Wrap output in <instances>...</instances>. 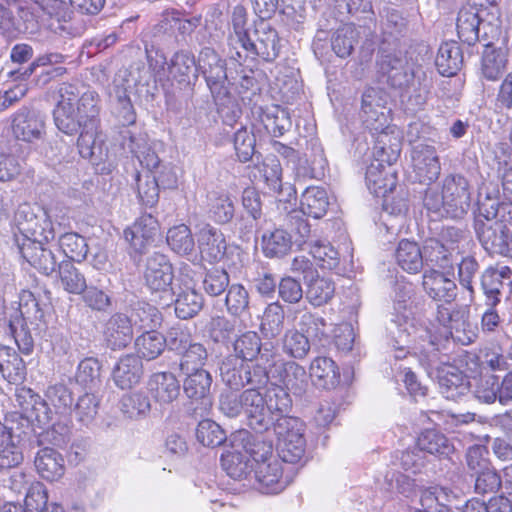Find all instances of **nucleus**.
Returning a JSON list of instances; mask_svg holds the SVG:
<instances>
[{"mask_svg":"<svg viewBox=\"0 0 512 512\" xmlns=\"http://www.w3.org/2000/svg\"><path fill=\"white\" fill-rule=\"evenodd\" d=\"M411 159L417 181L430 184L438 179L441 165L434 146L416 144L412 149Z\"/></svg>","mask_w":512,"mask_h":512,"instance_id":"obj_16","label":"nucleus"},{"mask_svg":"<svg viewBox=\"0 0 512 512\" xmlns=\"http://www.w3.org/2000/svg\"><path fill=\"white\" fill-rule=\"evenodd\" d=\"M36 214L29 205H23L18 209V220L23 218V230L30 233L34 239L25 238L19 244L22 257L43 275L49 276L59 268L61 261L52 250L50 241L55 238L52 221L46 209L38 208Z\"/></svg>","mask_w":512,"mask_h":512,"instance_id":"obj_3","label":"nucleus"},{"mask_svg":"<svg viewBox=\"0 0 512 512\" xmlns=\"http://www.w3.org/2000/svg\"><path fill=\"white\" fill-rule=\"evenodd\" d=\"M101 365L96 358L83 359L77 368L75 379L77 383L88 389H94L101 383Z\"/></svg>","mask_w":512,"mask_h":512,"instance_id":"obj_64","label":"nucleus"},{"mask_svg":"<svg viewBox=\"0 0 512 512\" xmlns=\"http://www.w3.org/2000/svg\"><path fill=\"white\" fill-rule=\"evenodd\" d=\"M310 376L315 385L324 389L335 388L340 381L339 368L328 357H317L311 362Z\"/></svg>","mask_w":512,"mask_h":512,"instance_id":"obj_32","label":"nucleus"},{"mask_svg":"<svg viewBox=\"0 0 512 512\" xmlns=\"http://www.w3.org/2000/svg\"><path fill=\"white\" fill-rule=\"evenodd\" d=\"M179 368L182 373L204 370L209 354L206 347L199 342H193L180 354Z\"/></svg>","mask_w":512,"mask_h":512,"instance_id":"obj_52","label":"nucleus"},{"mask_svg":"<svg viewBox=\"0 0 512 512\" xmlns=\"http://www.w3.org/2000/svg\"><path fill=\"white\" fill-rule=\"evenodd\" d=\"M208 206L210 217L218 224H226L234 217V203L228 194L212 192L208 196Z\"/></svg>","mask_w":512,"mask_h":512,"instance_id":"obj_51","label":"nucleus"},{"mask_svg":"<svg viewBox=\"0 0 512 512\" xmlns=\"http://www.w3.org/2000/svg\"><path fill=\"white\" fill-rule=\"evenodd\" d=\"M371 96H362V120L365 126L377 134L387 132L388 126V115L386 108L381 110H371Z\"/></svg>","mask_w":512,"mask_h":512,"instance_id":"obj_58","label":"nucleus"},{"mask_svg":"<svg viewBox=\"0 0 512 512\" xmlns=\"http://www.w3.org/2000/svg\"><path fill=\"white\" fill-rule=\"evenodd\" d=\"M272 426L274 427L277 442L306 440L304 436L305 424L298 417L288 416V413H282V415L276 417Z\"/></svg>","mask_w":512,"mask_h":512,"instance_id":"obj_43","label":"nucleus"},{"mask_svg":"<svg viewBox=\"0 0 512 512\" xmlns=\"http://www.w3.org/2000/svg\"><path fill=\"white\" fill-rule=\"evenodd\" d=\"M134 338V328L128 315L121 312L112 314L103 327V340L107 348L113 351L128 347Z\"/></svg>","mask_w":512,"mask_h":512,"instance_id":"obj_17","label":"nucleus"},{"mask_svg":"<svg viewBox=\"0 0 512 512\" xmlns=\"http://www.w3.org/2000/svg\"><path fill=\"white\" fill-rule=\"evenodd\" d=\"M306 282V299L313 306H322L328 303L334 296L335 284L326 277H320L317 273Z\"/></svg>","mask_w":512,"mask_h":512,"instance_id":"obj_42","label":"nucleus"},{"mask_svg":"<svg viewBox=\"0 0 512 512\" xmlns=\"http://www.w3.org/2000/svg\"><path fill=\"white\" fill-rule=\"evenodd\" d=\"M198 67L214 101L220 105L227 103L230 99V82L227 76L226 61L215 50L205 47L200 52Z\"/></svg>","mask_w":512,"mask_h":512,"instance_id":"obj_10","label":"nucleus"},{"mask_svg":"<svg viewBox=\"0 0 512 512\" xmlns=\"http://www.w3.org/2000/svg\"><path fill=\"white\" fill-rule=\"evenodd\" d=\"M222 382L232 390L239 391L245 386L260 391L271 383L267 367L261 363H247L229 355L219 367Z\"/></svg>","mask_w":512,"mask_h":512,"instance_id":"obj_6","label":"nucleus"},{"mask_svg":"<svg viewBox=\"0 0 512 512\" xmlns=\"http://www.w3.org/2000/svg\"><path fill=\"white\" fill-rule=\"evenodd\" d=\"M262 122L267 132L274 137H281L292 126L289 113L286 109L279 106H276L272 110L266 112L263 116Z\"/></svg>","mask_w":512,"mask_h":512,"instance_id":"obj_63","label":"nucleus"},{"mask_svg":"<svg viewBox=\"0 0 512 512\" xmlns=\"http://www.w3.org/2000/svg\"><path fill=\"white\" fill-rule=\"evenodd\" d=\"M486 15H488L486 8L464 6L460 9L456 26L458 37L463 43L471 46L480 41L479 26L482 17Z\"/></svg>","mask_w":512,"mask_h":512,"instance_id":"obj_21","label":"nucleus"},{"mask_svg":"<svg viewBox=\"0 0 512 512\" xmlns=\"http://www.w3.org/2000/svg\"><path fill=\"white\" fill-rule=\"evenodd\" d=\"M242 204L251 219L242 218L241 222H245V225L240 230L243 234H249L256 228L257 221L262 216V203L259 193L253 188L245 189L242 194Z\"/></svg>","mask_w":512,"mask_h":512,"instance_id":"obj_54","label":"nucleus"},{"mask_svg":"<svg viewBox=\"0 0 512 512\" xmlns=\"http://www.w3.org/2000/svg\"><path fill=\"white\" fill-rule=\"evenodd\" d=\"M418 448L439 458L449 457L454 452V446L441 432L428 429L421 433L417 441Z\"/></svg>","mask_w":512,"mask_h":512,"instance_id":"obj_37","label":"nucleus"},{"mask_svg":"<svg viewBox=\"0 0 512 512\" xmlns=\"http://www.w3.org/2000/svg\"><path fill=\"white\" fill-rule=\"evenodd\" d=\"M135 181L141 203L147 207L155 206L159 200L160 189L156 176H152L149 172H136Z\"/></svg>","mask_w":512,"mask_h":512,"instance_id":"obj_56","label":"nucleus"},{"mask_svg":"<svg viewBox=\"0 0 512 512\" xmlns=\"http://www.w3.org/2000/svg\"><path fill=\"white\" fill-rule=\"evenodd\" d=\"M366 184L375 196L386 197L397 184L396 173L392 167L380 162H372L366 170Z\"/></svg>","mask_w":512,"mask_h":512,"instance_id":"obj_23","label":"nucleus"},{"mask_svg":"<svg viewBox=\"0 0 512 512\" xmlns=\"http://www.w3.org/2000/svg\"><path fill=\"white\" fill-rule=\"evenodd\" d=\"M44 128L43 118L34 110L23 107L12 116V133L19 140L32 142L40 139Z\"/></svg>","mask_w":512,"mask_h":512,"instance_id":"obj_18","label":"nucleus"},{"mask_svg":"<svg viewBox=\"0 0 512 512\" xmlns=\"http://www.w3.org/2000/svg\"><path fill=\"white\" fill-rule=\"evenodd\" d=\"M292 248V236L286 229L277 228L262 236V249L267 257H283Z\"/></svg>","mask_w":512,"mask_h":512,"instance_id":"obj_46","label":"nucleus"},{"mask_svg":"<svg viewBox=\"0 0 512 512\" xmlns=\"http://www.w3.org/2000/svg\"><path fill=\"white\" fill-rule=\"evenodd\" d=\"M244 448L256 462L255 477L263 493H280L292 482L293 476L285 473L282 461L272 454L271 445L258 442Z\"/></svg>","mask_w":512,"mask_h":512,"instance_id":"obj_4","label":"nucleus"},{"mask_svg":"<svg viewBox=\"0 0 512 512\" xmlns=\"http://www.w3.org/2000/svg\"><path fill=\"white\" fill-rule=\"evenodd\" d=\"M436 378L441 393L447 399H455L468 390V381L464 374L454 365L444 364L437 368Z\"/></svg>","mask_w":512,"mask_h":512,"instance_id":"obj_25","label":"nucleus"},{"mask_svg":"<svg viewBox=\"0 0 512 512\" xmlns=\"http://www.w3.org/2000/svg\"><path fill=\"white\" fill-rule=\"evenodd\" d=\"M187 378L184 381L183 389L187 397L191 399L204 398L211 387L212 377L206 370H197L184 373Z\"/></svg>","mask_w":512,"mask_h":512,"instance_id":"obj_55","label":"nucleus"},{"mask_svg":"<svg viewBox=\"0 0 512 512\" xmlns=\"http://www.w3.org/2000/svg\"><path fill=\"white\" fill-rule=\"evenodd\" d=\"M194 56L187 51L173 55L168 65L169 74L180 84H189L191 77H197L198 71Z\"/></svg>","mask_w":512,"mask_h":512,"instance_id":"obj_40","label":"nucleus"},{"mask_svg":"<svg viewBox=\"0 0 512 512\" xmlns=\"http://www.w3.org/2000/svg\"><path fill=\"white\" fill-rule=\"evenodd\" d=\"M455 495L451 489L442 486H430L421 491L420 503L428 512H449Z\"/></svg>","mask_w":512,"mask_h":512,"instance_id":"obj_31","label":"nucleus"},{"mask_svg":"<svg viewBox=\"0 0 512 512\" xmlns=\"http://www.w3.org/2000/svg\"><path fill=\"white\" fill-rule=\"evenodd\" d=\"M198 246L203 258L210 262L221 260L226 252V240L223 233L207 224L198 233Z\"/></svg>","mask_w":512,"mask_h":512,"instance_id":"obj_26","label":"nucleus"},{"mask_svg":"<svg viewBox=\"0 0 512 512\" xmlns=\"http://www.w3.org/2000/svg\"><path fill=\"white\" fill-rule=\"evenodd\" d=\"M329 197L323 187H307L301 195L300 209H292L283 218V226L302 239L309 238L311 228L304 215L320 219L326 215Z\"/></svg>","mask_w":512,"mask_h":512,"instance_id":"obj_5","label":"nucleus"},{"mask_svg":"<svg viewBox=\"0 0 512 512\" xmlns=\"http://www.w3.org/2000/svg\"><path fill=\"white\" fill-rule=\"evenodd\" d=\"M175 314L179 319L187 320L195 317L204 306V298L197 291L195 283L187 276L179 279L173 290Z\"/></svg>","mask_w":512,"mask_h":512,"instance_id":"obj_15","label":"nucleus"},{"mask_svg":"<svg viewBox=\"0 0 512 512\" xmlns=\"http://www.w3.org/2000/svg\"><path fill=\"white\" fill-rule=\"evenodd\" d=\"M135 350L139 359L148 361L156 359L166 347L164 335L155 331H144L134 341Z\"/></svg>","mask_w":512,"mask_h":512,"instance_id":"obj_38","label":"nucleus"},{"mask_svg":"<svg viewBox=\"0 0 512 512\" xmlns=\"http://www.w3.org/2000/svg\"><path fill=\"white\" fill-rule=\"evenodd\" d=\"M152 397L160 404H169L176 400L180 394V383L169 372H159L151 376L148 383Z\"/></svg>","mask_w":512,"mask_h":512,"instance_id":"obj_28","label":"nucleus"},{"mask_svg":"<svg viewBox=\"0 0 512 512\" xmlns=\"http://www.w3.org/2000/svg\"><path fill=\"white\" fill-rule=\"evenodd\" d=\"M481 287L486 298V305L495 307L500 303L501 297L510 292L507 282L500 281L496 274L485 270L481 277Z\"/></svg>","mask_w":512,"mask_h":512,"instance_id":"obj_62","label":"nucleus"},{"mask_svg":"<svg viewBox=\"0 0 512 512\" xmlns=\"http://www.w3.org/2000/svg\"><path fill=\"white\" fill-rule=\"evenodd\" d=\"M422 286L426 294L435 301L451 303L457 296L456 283L445 273L435 269L424 272Z\"/></svg>","mask_w":512,"mask_h":512,"instance_id":"obj_20","label":"nucleus"},{"mask_svg":"<svg viewBox=\"0 0 512 512\" xmlns=\"http://www.w3.org/2000/svg\"><path fill=\"white\" fill-rule=\"evenodd\" d=\"M485 50L482 54L481 70L487 80L498 79L505 71L507 65L506 51L501 48L490 47L484 44Z\"/></svg>","mask_w":512,"mask_h":512,"instance_id":"obj_45","label":"nucleus"},{"mask_svg":"<svg viewBox=\"0 0 512 512\" xmlns=\"http://www.w3.org/2000/svg\"><path fill=\"white\" fill-rule=\"evenodd\" d=\"M250 438V434L247 431H240L233 438V451H227L221 456V465L223 469L227 472V474L236 480L243 479L247 476L250 471L249 459L247 451L245 454L238 450L240 444H236L238 441L244 442L246 439ZM252 444L242 445V447L246 446L249 448ZM246 450L245 448H243Z\"/></svg>","mask_w":512,"mask_h":512,"instance_id":"obj_19","label":"nucleus"},{"mask_svg":"<svg viewBox=\"0 0 512 512\" xmlns=\"http://www.w3.org/2000/svg\"><path fill=\"white\" fill-rule=\"evenodd\" d=\"M400 151L401 143L398 135H393L392 131L391 133L388 131L380 133L375 141L374 154L376 159L373 162L386 163L388 167H391L397 161Z\"/></svg>","mask_w":512,"mask_h":512,"instance_id":"obj_41","label":"nucleus"},{"mask_svg":"<svg viewBox=\"0 0 512 512\" xmlns=\"http://www.w3.org/2000/svg\"><path fill=\"white\" fill-rule=\"evenodd\" d=\"M143 364L134 354H126L119 358L112 369V379L120 389H130L137 385L143 377Z\"/></svg>","mask_w":512,"mask_h":512,"instance_id":"obj_22","label":"nucleus"},{"mask_svg":"<svg viewBox=\"0 0 512 512\" xmlns=\"http://www.w3.org/2000/svg\"><path fill=\"white\" fill-rule=\"evenodd\" d=\"M8 325L18 349L26 355L30 354L33 351L34 342L26 328L23 313L19 308L11 309L8 314Z\"/></svg>","mask_w":512,"mask_h":512,"instance_id":"obj_44","label":"nucleus"},{"mask_svg":"<svg viewBox=\"0 0 512 512\" xmlns=\"http://www.w3.org/2000/svg\"><path fill=\"white\" fill-rule=\"evenodd\" d=\"M173 279V267L165 255L154 253L147 258L144 271L145 286L162 306L172 304L175 288L172 286Z\"/></svg>","mask_w":512,"mask_h":512,"instance_id":"obj_8","label":"nucleus"},{"mask_svg":"<svg viewBox=\"0 0 512 512\" xmlns=\"http://www.w3.org/2000/svg\"><path fill=\"white\" fill-rule=\"evenodd\" d=\"M134 329L154 330L161 323L159 310L148 303H138L128 315Z\"/></svg>","mask_w":512,"mask_h":512,"instance_id":"obj_50","label":"nucleus"},{"mask_svg":"<svg viewBox=\"0 0 512 512\" xmlns=\"http://www.w3.org/2000/svg\"><path fill=\"white\" fill-rule=\"evenodd\" d=\"M239 46L247 52V56H257L266 62L274 61L281 49L278 32L265 20L255 23L252 33Z\"/></svg>","mask_w":512,"mask_h":512,"instance_id":"obj_11","label":"nucleus"},{"mask_svg":"<svg viewBox=\"0 0 512 512\" xmlns=\"http://www.w3.org/2000/svg\"><path fill=\"white\" fill-rule=\"evenodd\" d=\"M444 213L452 219H462L470 208V186L462 175L447 176L443 183Z\"/></svg>","mask_w":512,"mask_h":512,"instance_id":"obj_13","label":"nucleus"},{"mask_svg":"<svg viewBox=\"0 0 512 512\" xmlns=\"http://www.w3.org/2000/svg\"><path fill=\"white\" fill-rule=\"evenodd\" d=\"M285 313L279 302L270 303L263 314L261 332L270 338L278 336L283 330Z\"/></svg>","mask_w":512,"mask_h":512,"instance_id":"obj_57","label":"nucleus"},{"mask_svg":"<svg viewBox=\"0 0 512 512\" xmlns=\"http://www.w3.org/2000/svg\"><path fill=\"white\" fill-rule=\"evenodd\" d=\"M393 305L390 326L391 334L408 338L412 336L423 348L439 350L440 345L454 337L453 331L465 330L466 313L461 309L450 310L443 305L436 308L430 303L416 304L414 311L408 309L410 289L400 286Z\"/></svg>","mask_w":512,"mask_h":512,"instance_id":"obj_1","label":"nucleus"},{"mask_svg":"<svg viewBox=\"0 0 512 512\" xmlns=\"http://www.w3.org/2000/svg\"><path fill=\"white\" fill-rule=\"evenodd\" d=\"M22 408L23 418L29 423L42 427L51 421V409L39 396L30 395V400Z\"/></svg>","mask_w":512,"mask_h":512,"instance_id":"obj_59","label":"nucleus"},{"mask_svg":"<svg viewBox=\"0 0 512 512\" xmlns=\"http://www.w3.org/2000/svg\"><path fill=\"white\" fill-rule=\"evenodd\" d=\"M387 42V39H383L379 47L376 62L378 74L391 87L401 89L409 85L414 75L404 52Z\"/></svg>","mask_w":512,"mask_h":512,"instance_id":"obj_9","label":"nucleus"},{"mask_svg":"<svg viewBox=\"0 0 512 512\" xmlns=\"http://www.w3.org/2000/svg\"><path fill=\"white\" fill-rule=\"evenodd\" d=\"M166 240L169 247L179 255H190L194 251L195 241L190 228L185 224L170 228Z\"/></svg>","mask_w":512,"mask_h":512,"instance_id":"obj_53","label":"nucleus"},{"mask_svg":"<svg viewBox=\"0 0 512 512\" xmlns=\"http://www.w3.org/2000/svg\"><path fill=\"white\" fill-rule=\"evenodd\" d=\"M398 265L409 273L419 272L424 263V253L414 241L403 239L395 252Z\"/></svg>","mask_w":512,"mask_h":512,"instance_id":"obj_36","label":"nucleus"},{"mask_svg":"<svg viewBox=\"0 0 512 512\" xmlns=\"http://www.w3.org/2000/svg\"><path fill=\"white\" fill-rule=\"evenodd\" d=\"M54 121L56 127L67 135H74L83 128V122L70 102H58L54 110Z\"/></svg>","mask_w":512,"mask_h":512,"instance_id":"obj_49","label":"nucleus"},{"mask_svg":"<svg viewBox=\"0 0 512 512\" xmlns=\"http://www.w3.org/2000/svg\"><path fill=\"white\" fill-rule=\"evenodd\" d=\"M291 408L290 394L280 387H268L264 393L256 389L223 392L219 397V409L225 416H244L247 425L256 432L267 431L278 415L289 413Z\"/></svg>","mask_w":512,"mask_h":512,"instance_id":"obj_2","label":"nucleus"},{"mask_svg":"<svg viewBox=\"0 0 512 512\" xmlns=\"http://www.w3.org/2000/svg\"><path fill=\"white\" fill-rule=\"evenodd\" d=\"M435 65L443 76L455 75L463 65V52L455 41L445 42L439 47Z\"/></svg>","mask_w":512,"mask_h":512,"instance_id":"obj_30","label":"nucleus"},{"mask_svg":"<svg viewBox=\"0 0 512 512\" xmlns=\"http://www.w3.org/2000/svg\"><path fill=\"white\" fill-rule=\"evenodd\" d=\"M0 373L12 384H20L26 378V365L15 349L0 345Z\"/></svg>","mask_w":512,"mask_h":512,"instance_id":"obj_29","label":"nucleus"},{"mask_svg":"<svg viewBox=\"0 0 512 512\" xmlns=\"http://www.w3.org/2000/svg\"><path fill=\"white\" fill-rule=\"evenodd\" d=\"M58 283L69 294L80 295L87 282L85 276L71 261H61L58 268Z\"/></svg>","mask_w":512,"mask_h":512,"instance_id":"obj_47","label":"nucleus"},{"mask_svg":"<svg viewBox=\"0 0 512 512\" xmlns=\"http://www.w3.org/2000/svg\"><path fill=\"white\" fill-rule=\"evenodd\" d=\"M298 326L312 344L325 346L329 343L330 325L318 314L304 312L299 318Z\"/></svg>","mask_w":512,"mask_h":512,"instance_id":"obj_33","label":"nucleus"},{"mask_svg":"<svg viewBox=\"0 0 512 512\" xmlns=\"http://www.w3.org/2000/svg\"><path fill=\"white\" fill-rule=\"evenodd\" d=\"M474 228L479 242L488 253L512 259V231L504 221L476 219Z\"/></svg>","mask_w":512,"mask_h":512,"instance_id":"obj_12","label":"nucleus"},{"mask_svg":"<svg viewBox=\"0 0 512 512\" xmlns=\"http://www.w3.org/2000/svg\"><path fill=\"white\" fill-rule=\"evenodd\" d=\"M455 248L435 238L427 239L423 247L424 260L441 269L452 268Z\"/></svg>","mask_w":512,"mask_h":512,"instance_id":"obj_39","label":"nucleus"},{"mask_svg":"<svg viewBox=\"0 0 512 512\" xmlns=\"http://www.w3.org/2000/svg\"><path fill=\"white\" fill-rule=\"evenodd\" d=\"M18 436H14L12 427L0 422V469L16 467L23 461L21 449L16 444Z\"/></svg>","mask_w":512,"mask_h":512,"instance_id":"obj_34","label":"nucleus"},{"mask_svg":"<svg viewBox=\"0 0 512 512\" xmlns=\"http://www.w3.org/2000/svg\"><path fill=\"white\" fill-rule=\"evenodd\" d=\"M121 134L122 147L135 155L140 164L148 170L147 172L152 174L161 166L158 155L148 147L144 139L135 136L130 130H124Z\"/></svg>","mask_w":512,"mask_h":512,"instance_id":"obj_27","label":"nucleus"},{"mask_svg":"<svg viewBox=\"0 0 512 512\" xmlns=\"http://www.w3.org/2000/svg\"><path fill=\"white\" fill-rule=\"evenodd\" d=\"M295 242L299 245H306V249L323 269L333 270L339 266V253L329 243L320 240L308 241V238L302 239L300 236L296 238Z\"/></svg>","mask_w":512,"mask_h":512,"instance_id":"obj_35","label":"nucleus"},{"mask_svg":"<svg viewBox=\"0 0 512 512\" xmlns=\"http://www.w3.org/2000/svg\"><path fill=\"white\" fill-rule=\"evenodd\" d=\"M359 41V32L353 24H344L330 34L324 29L317 30L312 48L318 59L329 60L332 53L339 58L349 57Z\"/></svg>","mask_w":512,"mask_h":512,"instance_id":"obj_7","label":"nucleus"},{"mask_svg":"<svg viewBox=\"0 0 512 512\" xmlns=\"http://www.w3.org/2000/svg\"><path fill=\"white\" fill-rule=\"evenodd\" d=\"M98 126L92 129L83 127L77 141L79 154L83 158L100 160L103 155V140L98 134Z\"/></svg>","mask_w":512,"mask_h":512,"instance_id":"obj_48","label":"nucleus"},{"mask_svg":"<svg viewBox=\"0 0 512 512\" xmlns=\"http://www.w3.org/2000/svg\"><path fill=\"white\" fill-rule=\"evenodd\" d=\"M34 466L41 478L51 482L59 480L65 473L63 456L48 446L36 452Z\"/></svg>","mask_w":512,"mask_h":512,"instance_id":"obj_24","label":"nucleus"},{"mask_svg":"<svg viewBox=\"0 0 512 512\" xmlns=\"http://www.w3.org/2000/svg\"><path fill=\"white\" fill-rule=\"evenodd\" d=\"M59 248L72 261L81 262L88 253V245L84 237L77 233H65L59 238Z\"/></svg>","mask_w":512,"mask_h":512,"instance_id":"obj_61","label":"nucleus"},{"mask_svg":"<svg viewBox=\"0 0 512 512\" xmlns=\"http://www.w3.org/2000/svg\"><path fill=\"white\" fill-rule=\"evenodd\" d=\"M75 110L79 118L83 122V127L92 129L95 125H99V107L98 100L94 92H86L82 94L76 102Z\"/></svg>","mask_w":512,"mask_h":512,"instance_id":"obj_60","label":"nucleus"},{"mask_svg":"<svg viewBox=\"0 0 512 512\" xmlns=\"http://www.w3.org/2000/svg\"><path fill=\"white\" fill-rule=\"evenodd\" d=\"M309 386L305 368L294 361L279 362L271 371L270 387H280L296 396L303 395Z\"/></svg>","mask_w":512,"mask_h":512,"instance_id":"obj_14","label":"nucleus"}]
</instances>
